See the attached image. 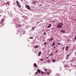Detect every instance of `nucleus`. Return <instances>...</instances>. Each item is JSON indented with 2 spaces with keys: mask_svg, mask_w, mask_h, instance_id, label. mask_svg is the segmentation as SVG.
Segmentation results:
<instances>
[{
  "mask_svg": "<svg viewBox=\"0 0 76 76\" xmlns=\"http://www.w3.org/2000/svg\"><path fill=\"white\" fill-rule=\"evenodd\" d=\"M63 23H60L57 26V28H61L63 27Z\"/></svg>",
  "mask_w": 76,
  "mask_h": 76,
  "instance_id": "nucleus-1",
  "label": "nucleus"
},
{
  "mask_svg": "<svg viewBox=\"0 0 76 76\" xmlns=\"http://www.w3.org/2000/svg\"><path fill=\"white\" fill-rule=\"evenodd\" d=\"M16 3L17 5L18 6V7H21V5H20L19 4V1H16Z\"/></svg>",
  "mask_w": 76,
  "mask_h": 76,
  "instance_id": "nucleus-2",
  "label": "nucleus"
},
{
  "mask_svg": "<svg viewBox=\"0 0 76 76\" xmlns=\"http://www.w3.org/2000/svg\"><path fill=\"white\" fill-rule=\"evenodd\" d=\"M26 7L27 9L28 10H30V9H31V7H29V5H26L25 6Z\"/></svg>",
  "mask_w": 76,
  "mask_h": 76,
  "instance_id": "nucleus-3",
  "label": "nucleus"
},
{
  "mask_svg": "<svg viewBox=\"0 0 76 76\" xmlns=\"http://www.w3.org/2000/svg\"><path fill=\"white\" fill-rule=\"evenodd\" d=\"M53 39H54V38H51L50 39H49V40L50 41H52L53 40Z\"/></svg>",
  "mask_w": 76,
  "mask_h": 76,
  "instance_id": "nucleus-4",
  "label": "nucleus"
},
{
  "mask_svg": "<svg viewBox=\"0 0 76 76\" xmlns=\"http://www.w3.org/2000/svg\"><path fill=\"white\" fill-rule=\"evenodd\" d=\"M39 47V45H35L34 47V48H38Z\"/></svg>",
  "mask_w": 76,
  "mask_h": 76,
  "instance_id": "nucleus-5",
  "label": "nucleus"
},
{
  "mask_svg": "<svg viewBox=\"0 0 76 76\" xmlns=\"http://www.w3.org/2000/svg\"><path fill=\"white\" fill-rule=\"evenodd\" d=\"M68 48H69V46H67L66 48V51H67V50H68Z\"/></svg>",
  "mask_w": 76,
  "mask_h": 76,
  "instance_id": "nucleus-6",
  "label": "nucleus"
},
{
  "mask_svg": "<svg viewBox=\"0 0 76 76\" xmlns=\"http://www.w3.org/2000/svg\"><path fill=\"white\" fill-rule=\"evenodd\" d=\"M41 54V52L40 51L39 53L38 56H39V57L40 56Z\"/></svg>",
  "mask_w": 76,
  "mask_h": 76,
  "instance_id": "nucleus-7",
  "label": "nucleus"
},
{
  "mask_svg": "<svg viewBox=\"0 0 76 76\" xmlns=\"http://www.w3.org/2000/svg\"><path fill=\"white\" fill-rule=\"evenodd\" d=\"M60 32H63V33H64V32H65V31L62 30L60 31Z\"/></svg>",
  "mask_w": 76,
  "mask_h": 76,
  "instance_id": "nucleus-8",
  "label": "nucleus"
},
{
  "mask_svg": "<svg viewBox=\"0 0 76 76\" xmlns=\"http://www.w3.org/2000/svg\"><path fill=\"white\" fill-rule=\"evenodd\" d=\"M1 24L2 26H3V25H4V23H3V21H1Z\"/></svg>",
  "mask_w": 76,
  "mask_h": 76,
  "instance_id": "nucleus-9",
  "label": "nucleus"
},
{
  "mask_svg": "<svg viewBox=\"0 0 76 76\" xmlns=\"http://www.w3.org/2000/svg\"><path fill=\"white\" fill-rule=\"evenodd\" d=\"M51 24H50L49 25L48 27V28H50L51 26Z\"/></svg>",
  "mask_w": 76,
  "mask_h": 76,
  "instance_id": "nucleus-10",
  "label": "nucleus"
},
{
  "mask_svg": "<svg viewBox=\"0 0 76 76\" xmlns=\"http://www.w3.org/2000/svg\"><path fill=\"white\" fill-rule=\"evenodd\" d=\"M37 72H38L39 73H40V72H41V71L39 69H37Z\"/></svg>",
  "mask_w": 76,
  "mask_h": 76,
  "instance_id": "nucleus-11",
  "label": "nucleus"
},
{
  "mask_svg": "<svg viewBox=\"0 0 76 76\" xmlns=\"http://www.w3.org/2000/svg\"><path fill=\"white\" fill-rule=\"evenodd\" d=\"M34 65L35 66V67H37V65L36 63H34Z\"/></svg>",
  "mask_w": 76,
  "mask_h": 76,
  "instance_id": "nucleus-12",
  "label": "nucleus"
},
{
  "mask_svg": "<svg viewBox=\"0 0 76 76\" xmlns=\"http://www.w3.org/2000/svg\"><path fill=\"white\" fill-rule=\"evenodd\" d=\"M56 61L55 60V59H53L52 60V62H53V63H55Z\"/></svg>",
  "mask_w": 76,
  "mask_h": 76,
  "instance_id": "nucleus-13",
  "label": "nucleus"
},
{
  "mask_svg": "<svg viewBox=\"0 0 76 76\" xmlns=\"http://www.w3.org/2000/svg\"><path fill=\"white\" fill-rule=\"evenodd\" d=\"M44 74V72H43V71H41V74Z\"/></svg>",
  "mask_w": 76,
  "mask_h": 76,
  "instance_id": "nucleus-14",
  "label": "nucleus"
},
{
  "mask_svg": "<svg viewBox=\"0 0 76 76\" xmlns=\"http://www.w3.org/2000/svg\"><path fill=\"white\" fill-rule=\"evenodd\" d=\"M44 70H45V71H47V70H48V69H44Z\"/></svg>",
  "mask_w": 76,
  "mask_h": 76,
  "instance_id": "nucleus-15",
  "label": "nucleus"
},
{
  "mask_svg": "<svg viewBox=\"0 0 76 76\" xmlns=\"http://www.w3.org/2000/svg\"><path fill=\"white\" fill-rule=\"evenodd\" d=\"M35 3H36V2H35V1H33L32 3V4H35Z\"/></svg>",
  "mask_w": 76,
  "mask_h": 76,
  "instance_id": "nucleus-16",
  "label": "nucleus"
},
{
  "mask_svg": "<svg viewBox=\"0 0 76 76\" xmlns=\"http://www.w3.org/2000/svg\"><path fill=\"white\" fill-rule=\"evenodd\" d=\"M43 34L44 35H46V33H45V32H44L43 33Z\"/></svg>",
  "mask_w": 76,
  "mask_h": 76,
  "instance_id": "nucleus-17",
  "label": "nucleus"
},
{
  "mask_svg": "<svg viewBox=\"0 0 76 76\" xmlns=\"http://www.w3.org/2000/svg\"><path fill=\"white\" fill-rule=\"evenodd\" d=\"M52 45H55V43H53Z\"/></svg>",
  "mask_w": 76,
  "mask_h": 76,
  "instance_id": "nucleus-18",
  "label": "nucleus"
},
{
  "mask_svg": "<svg viewBox=\"0 0 76 76\" xmlns=\"http://www.w3.org/2000/svg\"><path fill=\"white\" fill-rule=\"evenodd\" d=\"M35 29V27H33L31 29V30H34Z\"/></svg>",
  "mask_w": 76,
  "mask_h": 76,
  "instance_id": "nucleus-19",
  "label": "nucleus"
},
{
  "mask_svg": "<svg viewBox=\"0 0 76 76\" xmlns=\"http://www.w3.org/2000/svg\"><path fill=\"white\" fill-rule=\"evenodd\" d=\"M65 48V47H63L62 48V50H63V51H64V48Z\"/></svg>",
  "mask_w": 76,
  "mask_h": 76,
  "instance_id": "nucleus-20",
  "label": "nucleus"
},
{
  "mask_svg": "<svg viewBox=\"0 0 76 76\" xmlns=\"http://www.w3.org/2000/svg\"><path fill=\"white\" fill-rule=\"evenodd\" d=\"M47 61H48V62L49 63H50V61H49V60H47Z\"/></svg>",
  "mask_w": 76,
  "mask_h": 76,
  "instance_id": "nucleus-21",
  "label": "nucleus"
},
{
  "mask_svg": "<svg viewBox=\"0 0 76 76\" xmlns=\"http://www.w3.org/2000/svg\"><path fill=\"white\" fill-rule=\"evenodd\" d=\"M58 45H60V43H59L58 42H57V43Z\"/></svg>",
  "mask_w": 76,
  "mask_h": 76,
  "instance_id": "nucleus-22",
  "label": "nucleus"
},
{
  "mask_svg": "<svg viewBox=\"0 0 76 76\" xmlns=\"http://www.w3.org/2000/svg\"><path fill=\"white\" fill-rule=\"evenodd\" d=\"M67 57H69V55H67V58H66V59H67Z\"/></svg>",
  "mask_w": 76,
  "mask_h": 76,
  "instance_id": "nucleus-23",
  "label": "nucleus"
},
{
  "mask_svg": "<svg viewBox=\"0 0 76 76\" xmlns=\"http://www.w3.org/2000/svg\"><path fill=\"white\" fill-rule=\"evenodd\" d=\"M47 42H45L44 43V45H46V44H47Z\"/></svg>",
  "mask_w": 76,
  "mask_h": 76,
  "instance_id": "nucleus-24",
  "label": "nucleus"
},
{
  "mask_svg": "<svg viewBox=\"0 0 76 76\" xmlns=\"http://www.w3.org/2000/svg\"><path fill=\"white\" fill-rule=\"evenodd\" d=\"M45 58L46 59H48V57H46Z\"/></svg>",
  "mask_w": 76,
  "mask_h": 76,
  "instance_id": "nucleus-25",
  "label": "nucleus"
},
{
  "mask_svg": "<svg viewBox=\"0 0 76 76\" xmlns=\"http://www.w3.org/2000/svg\"><path fill=\"white\" fill-rule=\"evenodd\" d=\"M30 39H33V37H30Z\"/></svg>",
  "mask_w": 76,
  "mask_h": 76,
  "instance_id": "nucleus-26",
  "label": "nucleus"
},
{
  "mask_svg": "<svg viewBox=\"0 0 76 76\" xmlns=\"http://www.w3.org/2000/svg\"><path fill=\"white\" fill-rule=\"evenodd\" d=\"M18 26H19V27H20V26H21V25H18Z\"/></svg>",
  "mask_w": 76,
  "mask_h": 76,
  "instance_id": "nucleus-27",
  "label": "nucleus"
},
{
  "mask_svg": "<svg viewBox=\"0 0 76 76\" xmlns=\"http://www.w3.org/2000/svg\"><path fill=\"white\" fill-rule=\"evenodd\" d=\"M40 60H41V61H43V59H40Z\"/></svg>",
  "mask_w": 76,
  "mask_h": 76,
  "instance_id": "nucleus-28",
  "label": "nucleus"
},
{
  "mask_svg": "<svg viewBox=\"0 0 76 76\" xmlns=\"http://www.w3.org/2000/svg\"><path fill=\"white\" fill-rule=\"evenodd\" d=\"M52 55H53V54L52 53H51L50 56H51Z\"/></svg>",
  "mask_w": 76,
  "mask_h": 76,
  "instance_id": "nucleus-29",
  "label": "nucleus"
},
{
  "mask_svg": "<svg viewBox=\"0 0 76 76\" xmlns=\"http://www.w3.org/2000/svg\"><path fill=\"white\" fill-rule=\"evenodd\" d=\"M56 53H57L58 52V50H56Z\"/></svg>",
  "mask_w": 76,
  "mask_h": 76,
  "instance_id": "nucleus-30",
  "label": "nucleus"
},
{
  "mask_svg": "<svg viewBox=\"0 0 76 76\" xmlns=\"http://www.w3.org/2000/svg\"><path fill=\"white\" fill-rule=\"evenodd\" d=\"M38 74V72H36L35 74Z\"/></svg>",
  "mask_w": 76,
  "mask_h": 76,
  "instance_id": "nucleus-31",
  "label": "nucleus"
},
{
  "mask_svg": "<svg viewBox=\"0 0 76 76\" xmlns=\"http://www.w3.org/2000/svg\"><path fill=\"white\" fill-rule=\"evenodd\" d=\"M47 74H48V75H50V74L48 73Z\"/></svg>",
  "mask_w": 76,
  "mask_h": 76,
  "instance_id": "nucleus-32",
  "label": "nucleus"
},
{
  "mask_svg": "<svg viewBox=\"0 0 76 76\" xmlns=\"http://www.w3.org/2000/svg\"><path fill=\"white\" fill-rule=\"evenodd\" d=\"M39 6H42V4H40V5H39Z\"/></svg>",
  "mask_w": 76,
  "mask_h": 76,
  "instance_id": "nucleus-33",
  "label": "nucleus"
},
{
  "mask_svg": "<svg viewBox=\"0 0 76 76\" xmlns=\"http://www.w3.org/2000/svg\"><path fill=\"white\" fill-rule=\"evenodd\" d=\"M3 19H1V21H3Z\"/></svg>",
  "mask_w": 76,
  "mask_h": 76,
  "instance_id": "nucleus-34",
  "label": "nucleus"
},
{
  "mask_svg": "<svg viewBox=\"0 0 76 76\" xmlns=\"http://www.w3.org/2000/svg\"><path fill=\"white\" fill-rule=\"evenodd\" d=\"M39 23V22H38L37 23V24H38V23Z\"/></svg>",
  "mask_w": 76,
  "mask_h": 76,
  "instance_id": "nucleus-35",
  "label": "nucleus"
},
{
  "mask_svg": "<svg viewBox=\"0 0 76 76\" xmlns=\"http://www.w3.org/2000/svg\"><path fill=\"white\" fill-rule=\"evenodd\" d=\"M50 73H51V71H50Z\"/></svg>",
  "mask_w": 76,
  "mask_h": 76,
  "instance_id": "nucleus-36",
  "label": "nucleus"
},
{
  "mask_svg": "<svg viewBox=\"0 0 76 76\" xmlns=\"http://www.w3.org/2000/svg\"><path fill=\"white\" fill-rule=\"evenodd\" d=\"M54 48H56V47H54Z\"/></svg>",
  "mask_w": 76,
  "mask_h": 76,
  "instance_id": "nucleus-37",
  "label": "nucleus"
},
{
  "mask_svg": "<svg viewBox=\"0 0 76 76\" xmlns=\"http://www.w3.org/2000/svg\"><path fill=\"white\" fill-rule=\"evenodd\" d=\"M37 27L36 26H35L34 28H36Z\"/></svg>",
  "mask_w": 76,
  "mask_h": 76,
  "instance_id": "nucleus-38",
  "label": "nucleus"
},
{
  "mask_svg": "<svg viewBox=\"0 0 76 76\" xmlns=\"http://www.w3.org/2000/svg\"><path fill=\"white\" fill-rule=\"evenodd\" d=\"M0 17H1V15H0Z\"/></svg>",
  "mask_w": 76,
  "mask_h": 76,
  "instance_id": "nucleus-39",
  "label": "nucleus"
},
{
  "mask_svg": "<svg viewBox=\"0 0 76 76\" xmlns=\"http://www.w3.org/2000/svg\"><path fill=\"white\" fill-rule=\"evenodd\" d=\"M75 54H76V52H75Z\"/></svg>",
  "mask_w": 76,
  "mask_h": 76,
  "instance_id": "nucleus-40",
  "label": "nucleus"
},
{
  "mask_svg": "<svg viewBox=\"0 0 76 76\" xmlns=\"http://www.w3.org/2000/svg\"><path fill=\"white\" fill-rule=\"evenodd\" d=\"M53 22H54V21H53Z\"/></svg>",
  "mask_w": 76,
  "mask_h": 76,
  "instance_id": "nucleus-41",
  "label": "nucleus"
}]
</instances>
